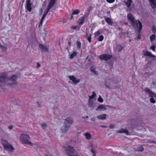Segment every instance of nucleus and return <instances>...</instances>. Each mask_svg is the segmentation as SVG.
<instances>
[{
    "label": "nucleus",
    "mask_w": 156,
    "mask_h": 156,
    "mask_svg": "<svg viewBox=\"0 0 156 156\" xmlns=\"http://www.w3.org/2000/svg\"><path fill=\"white\" fill-rule=\"evenodd\" d=\"M73 122V119L71 117H67L64 120L63 126L61 128V130L63 133L67 132Z\"/></svg>",
    "instance_id": "nucleus-1"
},
{
    "label": "nucleus",
    "mask_w": 156,
    "mask_h": 156,
    "mask_svg": "<svg viewBox=\"0 0 156 156\" xmlns=\"http://www.w3.org/2000/svg\"><path fill=\"white\" fill-rule=\"evenodd\" d=\"M30 139V137L29 135L26 134H22L20 136V140L22 144L32 146V143L29 141Z\"/></svg>",
    "instance_id": "nucleus-2"
},
{
    "label": "nucleus",
    "mask_w": 156,
    "mask_h": 156,
    "mask_svg": "<svg viewBox=\"0 0 156 156\" xmlns=\"http://www.w3.org/2000/svg\"><path fill=\"white\" fill-rule=\"evenodd\" d=\"M127 18L128 20L130 22L134 28L135 29H137L138 26V23L137 22L135 21V18L132 14L130 13L128 14Z\"/></svg>",
    "instance_id": "nucleus-3"
},
{
    "label": "nucleus",
    "mask_w": 156,
    "mask_h": 156,
    "mask_svg": "<svg viewBox=\"0 0 156 156\" xmlns=\"http://www.w3.org/2000/svg\"><path fill=\"white\" fill-rule=\"evenodd\" d=\"M17 80V77L16 76L13 75L8 80L7 85L9 87H14L17 85L16 81Z\"/></svg>",
    "instance_id": "nucleus-4"
},
{
    "label": "nucleus",
    "mask_w": 156,
    "mask_h": 156,
    "mask_svg": "<svg viewBox=\"0 0 156 156\" xmlns=\"http://www.w3.org/2000/svg\"><path fill=\"white\" fill-rule=\"evenodd\" d=\"M67 154L69 156H77L76 151L74 149L73 147L69 146L66 150Z\"/></svg>",
    "instance_id": "nucleus-5"
},
{
    "label": "nucleus",
    "mask_w": 156,
    "mask_h": 156,
    "mask_svg": "<svg viewBox=\"0 0 156 156\" xmlns=\"http://www.w3.org/2000/svg\"><path fill=\"white\" fill-rule=\"evenodd\" d=\"M56 0H51L48 5L47 6L45 11L44 12V13L47 14L50 9L53 7Z\"/></svg>",
    "instance_id": "nucleus-6"
},
{
    "label": "nucleus",
    "mask_w": 156,
    "mask_h": 156,
    "mask_svg": "<svg viewBox=\"0 0 156 156\" xmlns=\"http://www.w3.org/2000/svg\"><path fill=\"white\" fill-rule=\"evenodd\" d=\"M112 57V55L107 54H104L100 55L99 58L101 60H104L107 61L108 60H110Z\"/></svg>",
    "instance_id": "nucleus-7"
},
{
    "label": "nucleus",
    "mask_w": 156,
    "mask_h": 156,
    "mask_svg": "<svg viewBox=\"0 0 156 156\" xmlns=\"http://www.w3.org/2000/svg\"><path fill=\"white\" fill-rule=\"evenodd\" d=\"M7 78V76L5 74L3 73L0 74V82L1 83H5Z\"/></svg>",
    "instance_id": "nucleus-8"
},
{
    "label": "nucleus",
    "mask_w": 156,
    "mask_h": 156,
    "mask_svg": "<svg viewBox=\"0 0 156 156\" xmlns=\"http://www.w3.org/2000/svg\"><path fill=\"white\" fill-rule=\"evenodd\" d=\"M30 0H27L26 2V6L25 8L27 9V11L30 12L32 10V8L31 7V4L30 3Z\"/></svg>",
    "instance_id": "nucleus-9"
},
{
    "label": "nucleus",
    "mask_w": 156,
    "mask_h": 156,
    "mask_svg": "<svg viewBox=\"0 0 156 156\" xmlns=\"http://www.w3.org/2000/svg\"><path fill=\"white\" fill-rule=\"evenodd\" d=\"M143 58L145 56H148L151 58L155 57V55L151 54L150 52L148 51H146L145 50L143 51Z\"/></svg>",
    "instance_id": "nucleus-10"
},
{
    "label": "nucleus",
    "mask_w": 156,
    "mask_h": 156,
    "mask_svg": "<svg viewBox=\"0 0 156 156\" xmlns=\"http://www.w3.org/2000/svg\"><path fill=\"white\" fill-rule=\"evenodd\" d=\"M39 48L43 51L48 52V48L46 46H45L42 44H40L39 45Z\"/></svg>",
    "instance_id": "nucleus-11"
},
{
    "label": "nucleus",
    "mask_w": 156,
    "mask_h": 156,
    "mask_svg": "<svg viewBox=\"0 0 156 156\" xmlns=\"http://www.w3.org/2000/svg\"><path fill=\"white\" fill-rule=\"evenodd\" d=\"M69 78L70 80H72V81L75 83H78L80 81V79L76 80V78L73 76H69Z\"/></svg>",
    "instance_id": "nucleus-12"
},
{
    "label": "nucleus",
    "mask_w": 156,
    "mask_h": 156,
    "mask_svg": "<svg viewBox=\"0 0 156 156\" xmlns=\"http://www.w3.org/2000/svg\"><path fill=\"white\" fill-rule=\"evenodd\" d=\"M88 106L89 108H91V110H92L95 106V104L94 102H92L90 100H89Z\"/></svg>",
    "instance_id": "nucleus-13"
},
{
    "label": "nucleus",
    "mask_w": 156,
    "mask_h": 156,
    "mask_svg": "<svg viewBox=\"0 0 156 156\" xmlns=\"http://www.w3.org/2000/svg\"><path fill=\"white\" fill-rule=\"evenodd\" d=\"M150 2V5L152 8H156V1L155 0H149Z\"/></svg>",
    "instance_id": "nucleus-14"
},
{
    "label": "nucleus",
    "mask_w": 156,
    "mask_h": 156,
    "mask_svg": "<svg viewBox=\"0 0 156 156\" xmlns=\"http://www.w3.org/2000/svg\"><path fill=\"white\" fill-rule=\"evenodd\" d=\"M117 133H124L126 134V135H128L129 134L128 131L123 129H121L117 131Z\"/></svg>",
    "instance_id": "nucleus-15"
},
{
    "label": "nucleus",
    "mask_w": 156,
    "mask_h": 156,
    "mask_svg": "<svg viewBox=\"0 0 156 156\" xmlns=\"http://www.w3.org/2000/svg\"><path fill=\"white\" fill-rule=\"evenodd\" d=\"M4 148L6 150L11 151H12L14 150L13 147L9 144Z\"/></svg>",
    "instance_id": "nucleus-16"
},
{
    "label": "nucleus",
    "mask_w": 156,
    "mask_h": 156,
    "mask_svg": "<svg viewBox=\"0 0 156 156\" xmlns=\"http://www.w3.org/2000/svg\"><path fill=\"white\" fill-rule=\"evenodd\" d=\"M106 110V108L105 107V106L103 105H102L99 106L98 108L96 109L97 111H105Z\"/></svg>",
    "instance_id": "nucleus-17"
},
{
    "label": "nucleus",
    "mask_w": 156,
    "mask_h": 156,
    "mask_svg": "<svg viewBox=\"0 0 156 156\" xmlns=\"http://www.w3.org/2000/svg\"><path fill=\"white\" fill-rule=\"evenodd\" d=\"M105 21L108 23V25H112L113 22L110 18L108 17H105Z\"/></svg>",
    "instance_id": "nucleus-18"
},
{
    "label": "nucleus",
    "mask_w": 156,
    "mask_h": 156,
    "mask_svg": "<svg viewBox=\"0 0 156 156\" xmlns=\"http://www.w3.org/2000/svg\"><path fill=\"white\" fill-rule=\"evenodd\" d=\"M156 94H154V95L153 94H151L149 96V97L150 98V101L151 103L154 104L155 103L156 101L154 99V97H155Z\"/></svg>",
    "instance_id": "nucleus-19"
},
{
    "label": "nucleus",
    "mask_w": 156,
    "mask_h": 156,
    "mask_svg": "<svg viewBox=\"0 0 156 156\" xmlns=\"http://www.w3.org/2000/svg\"><path fill=\"white\" fill-rule=\"evenodd\" d=\"M106 117V115L105 114H103V115H98L97 116V118L99 119L104 120Z\"/></svg>",
    "instance_id": "nucleus-20"
},
{
    "label": "nucleus",
    "mask_w": 156,
    "mask_h": 156,
    "mask_svg": "<svg viewBox=\"0 0 156 156\" xmlns=\"http://www.w3.org/2000/svg\"><path fill=\"white\" fill-rule=\"evenodd\" d=\"M85 136L87 140H90L91 138V134L88 133H86L85 134Z\"/></svg>",
    "instance_id": "nucleus-21"
},
{
    "label": "nucleus",
    "mask_w": 156,
    "mask_h": 156,
    "mask_svg": "<svg viewBox=\"0 0 156 156\" xmlns=\"http://www.w3.org/2000/svg\"><path fill=\"white\" fill-rule=\"evenodd\" d=\"M144 90L145 92L149 94L150 95L152 94L154 95V93H153L152 91L151 90L147 88H145L144 89Z\"/></svg>",
    "instance_id": "nucleus-22"
},
{
    "label": "nucleus",
    "mask_w": 156,
    "mask_h": 156,
    "mask_svg": "<svg viewBox=\"0 0 156 156\" xmlns=\"http://www.w3.org/2000/svg\"><path fill=\"white\" fill-rule=\"evenodd\" d=\"M77 54V53L76 51H74L72 54L70 55V58L72 59Z\"/></svg>",
    "instance_id": "nucleus-23"
},
{
    "label": "nucleus",
    "mask_w": 156,
    "mask_h": 156,
    "mask_svg": "<svg viewBox=\"0 0 156 156\" xmlns=\"http://www.w3.org/2000/svg\"><path fill=\"white\" fill-rule=\"evenodd\" d=\"M79 20L80 21L79 24L80 25H82L84 22L85 20V16L82 17L81 19H80Z\"/></svg>",
    "instance_id": "nucleus-24"
},
{
    "label": "nucleus",
    "mask_w": 156,
    "mask_h": 156,
    "mask_svg": "<svg viewBox=\"0 0 156 156\" xmlns=\"http://www.w3.org/2000/svg\"><path fill=\"white\" fill-rule=\"evenodd\" d=\"M91 35L90 34H89V35H88L87 34L86 37H87V39L89 43H90L91 41Z\"/></svg>",
    "instance_id": "nucleus-25"
},
{
    "label": "nucleus",
    "mask_w": 156,
    "mask_h": 156,
    "mask_svg": "<svg viewBox=\"0 0 156 156\" xmlns=\"http://www.w3.org/2000/svg\"><path fill=\"white\" fill-rule=\"evenodd\" d=\"M116 48L118 51H120L122 49L123 47L121 45H118L117 46Z\"/></svg>",
    "instance_id": "nucleus-26"
},
{
    "label": "nucleus",
    "mask_w": 156,
    "mask_h": 156,
    "mask_svg": "<svg viewBox=\"0 0 156 156\" xmlns=\"http://www.w3.org/2000/svg\"><path fill=\"white\" fill-rule=\"evenodd\" d=\"M92 95L91 96H89V100H90L91 99L94 98L96 96V94L95 92L93 91L92 92Z\"/></svg>",
    "instance_id": "nucleus-27"
},
{
    "label": "nucleus",
    "mask_w": 156,
    "mask_h": 156,
    "mask_svg": "<svg viewBox=\"0 0 156 156\" xmlns=\"http://www.w3.org/2000/svg\"><path fill=\"white\" fill-rule=\"evenodd\" d=\"M2 143L4 147H5L9 144L8 142L5 140H2Z\"/></svg>",
    "instance_id": "nucleus-28"
},
{
    "label": "nucleus",
    "mask_w": 156,
    "mask_h": 156,
    "mask_svg": "<svg viewBox=\"0 0 156 156\" xmlns=\"http://www.w3.org/2000/svg\"><path fill=\"white\" fill-rule=\"evenodd\" d=\"M138 23L139 25L138 32L140 33L142 29V25L140 21H138Z\"/></svg>",
    "instance_id": "nucleus-29"
},
{
    "label": "nucleus",
    "mask_w": 156,
    "mask_h": 156,
    "mask_svg": "<svg viewBox=\"0 0 156 156\" xmlns=\"http://www.w3.org/2000/svg\"><path fill=\"white\" fill-rule=\"evenodd\" d=\"M144 150V148L142 146H140V147L137 148L136 151H142Z\"/></svg>",
    "instance_id": "nucleus-30"
},
{
    "label": "nucleus",
    "mask_w": 156,
    "mask_h": 156,
    "mask_svg": "<svg viewBox=\"0 0 156 156\" xmlns=\"http://www.w3.org/2000/svg\"><path fill=\"white\" fill-rule=\"evenodd\" d=\"M125 4H126L128 8H129L132 2H125Z\"/></svg>",
    "instance_id": "nucleus-31"
},
{
    "label": "nucleus",
    "mask_w": 156,
    "mask_h": 156,
    "mask_svg": "<svg viewBox=\"0 0 156 156\" xmlns=\"http://www.w3.org/2000/svg\"><path fill=\"white\" fill-rule=\"evenodd\" d=\"M80 11L78 10H76L73 11V12L72 13V15H77L79 13Z\"/></svg>",
    "instance_id": "nucleus-32"
},
{
    "label": "nucleus",
    "mask_w": 156,
    "mask_h": 156,
    "mask_svg": "<svg viewBox=\"0 0 156 156\" xmlns=\"http://www.w3.org/2000/svg\"><path fill=\"white\" fill-rule=\"evenodd\" d=\"M155 36L154 34L152 35L150 37V41L152 42L155 39Z\"/></svg>",
    "instance_id": "nucleus-33"
},
{
    "label": "nucleus",
    "mask_w": 156,
    "mask_h": 156,
    "mask_svg": "<svg viewBox=\"0 0 156 156\" xmlns=\"http://www.w3.org/2000/svg\"><path fill=\"white\" fill-rule=\"evenodd\" d=\"M0 47L3 50H5L7 49V48L5 45H2L0 44Z\"/></svg>",
    "instance_id": "nucleus-34"
},
{
    "label": "nucleus",
    "mask_w": 156,
    "mask_h": 156,
    "mask_svg": "<svg viewBox=\"0 0 156 156\" xmlns=\"http://www.w3.org/2000/svg\"><path fill=\"white\" fill-rule=\"evenodd\" d=\"M107 82L106 81L105 82V88H108L109 89H112L114 88V87H109V86L108 85H107V83H106Z\"/></svg>",
    "instance_id": "nucleus-35"
},
{
    "label": "nucleus",
    "mask_w": 156,
    "mask_h": 156,
    "mask_svg": "<svg viewBox=\"0 0 156 156\" xmlns=\"http://www.w3.org/2000/svg\"><path fill=\"white\" fill-rule=\"evenodd\" d=\"M103 36L102 35H101L98 38V40L99 41H101L103 40Z\"/></svg>",
    "instance_id": "nucleus-36"
},
{
    "label": "nucleus",
    "mask_w": 156,
    "mask_h": 156,
    "mask_svg": "<svg viewBox=\"0 0 156 156\" xmlns=\"http://www.w3.org/2000/svg\"><path fill=\"white\" fill-rule=\"evenodd\" d=\"M101 30H98L95 33V36H98L101 34Z\"/></svg>",
    "instance_id": "nucleus-37"
},
{
    "label": "nucleus",
    "mask_w": 156,
    "mask_h": 156,
    "mask_svg": "<svg viewBox=\"0 0 156 156\" xmlns=\"http://www.w3.org/2000/svg\"><path fill=\"white\" fill-rule=\"evenodd\" d=\"M76 44L78 48H80L81 46V43L80 41H76Z\"/></svg>",
    "instance_id": "nucleus-38"
},
{
    "label": "nucleus",
    "mask_w": 156,
    "mask_h": 156,
    "mask_svg": "<svg viewBox=\"0 0 156 156\" xmlns=\"http://www.w3.org/2000/svg\"><path fill=\"white\" fill-rule=\"evenodd\" d=\"M98 100L100 102H102L103 101V99L101 96H100L98 98Z\"/></svg>",
    "instance_id": "nucleus-39"
},
{
    "label": "nucleus",
    "mask_w": 156,
    "mask_h": 156,
    "mask_svg": "<svg viewBox=\"0 0 156 156\" xmlns=\"http://www.w3.org/2000/svg\"><path fill=\"white\" fill-rule=\"evenodd\" d=\"M47 126V125L45 123H43L41 124V126L43 128H46Z\"/></svg>",
    "instance_id": "nucleus-40"
},
{
    "label": "nucleus",
    "mask_w": 156,
    "mask_h": 156,
    "mask_svg": "<svg viewBox=\"0 0 156 156\" xmlns=\"http://www.w3.org/2000/svg\"><path fill=\"white\" fill-rule=\"evenodd\" d=\"M115 126V124H111L110 125V126H109V127L110 129H113L114 128Z\"/></svg>",
    "instance_id": "nucleus-41"
},
{
    "label": "nucleus",
    "mask_w": 156,
    "mask_h": 156,
    "mask_svg": "<svg viewBox=\"0 0 156 156\" xmlns=\"http://www.w3.org/2000/svg\"><path fill=\"white\" fill-rule=\"evenodd\" d=\"M106 1L109 3H112L114 2L115 0H106Z\"/></svg>",
    "instance_id": "nucleus-42"
},
{
    "label": "nucleus",
    "mask_w": 156,
    "mask_h": 156,
    "mask_svg": "<svg viewBox=\"0 0 156 156\" xmlns=\"http://www.w3.org/2000/svg\"><path fill=\"white\" fill-rule=\"evenodd\" d=\"M44 18H43L42 17V18H41V21L40 22V23H39V26H40V24H41V25L42 24V22H43V20L44 19Z\"/></svg>",
    "instance_id": "nucleus-43"
},
{
    "label": "nucleus",
    "mask_w": 156,
    "mask_h": 156,
    "mask_svg": "<svg viewBox=\"0 0 156 156\" xmlns=\"http://www.w3.org/2000/svg\"><path fill=\"white\" fill-rule=\"evenodd\" d=\"M44 18H43L42 17V18H41V21L40 22V23H39V26H40V24H41V25L42 24V22H43V20L44 19Z\"/></svg>",
    "instance_id": "nucleus-44"
},
{
    "label": "nucleus",
    "mask_w": 156,
    "mask_h": 156,
    "mask_svg": "<svg viewBox=\"0 0 156 156\" xmlns=\"http://www.w3.org/2000/svg\"><path fill=\"white\" fill-rule=\"evenodd\" d=\"M150 48V49H152L153 51H155V47L154 45L153 46H152Z\"/></svg>",
    "instance_id": "nucleus-45"
},
{
    "label": "nucleus",
    "mask_w": 156,
    "mask_h": 156,
    "mask_svg": "<svg viewBox=\"0 0 156 156\" xmlns=\"http://www.w3.org/2000/svg\"><path fill=\"white\" fill-rule=\"evenodd\" d=\"M91 152L93 153V156H96V154H95V152L92 149H91Z\"/></svg>",
    "instance_id": "nucleus-46"
},
{
    "label": "nucleus",
    "mask_w": 156,
    "mask_h": 156,
    "mask_svg": "<svg viewBox=\"0 0 156 156\" xmlns=\"http://www.w3.org/2000/svg\"><path fill=\"white\" fill-rule=\"evenodd\" d=\"M152 30L154 34H156V29L155 28H152Z\"/></svg>",
    "instance_id": "nucleus-47"
},
{
    "label": "nucleus",
    "mask_w": 156,
    "mask_h": 156,
    "mask_svg": "<svg viewBox=\"0 0 156 156\" xmlns=\"http://www.w3.org/2000/svg\"><path fill=\"white\" fill-rule=\"evenodd\" d=\"M108 80H111V81H113L114 82H115L114 81V78H113L112 79H111L110 78H108Z\"/></svg>",
    "instance_id": "nucleus-48"
},
{
    "label": "nucleus",
    "mask_w": 156,
    "mask_h": 156,
    "mask_svg": "<svg viewBox=\"0 0 156 156\" xmlns=\"http://www.w3.org/2000/svg\"><path fill=\"white\" fill-rule=\"evenodd\" d=\"M13 127V126H9V129L11 130L12 129Z\"/></svg>",
    "instance_id": "nucleus-49"
},
{
    "label": "nucleus",
    "mask_w": 156,
    "mask_h": 156,
    "mask_svg": "<svg viewBox=\"0 0 156 156\" xmlns=\"http://www.w3.org/2000/svg\"><path fill=\"white\" fill-rule=\"evenodd\" d=\"M41 66V65L38 63H37V68H38L39 67Z\"/></svg>",
    "instance_id": "nucleus-50"
},
{
    "label": "nucleus",
    "mask_w": 156,
    "mask_h": 156,
    "mask_svg": "<svg viewBox=\"0 0 156 156\" xmlns=\"http://www.w3.org/2000/svg\"><path fill=\"white\" fill-rule=\"evenodd\" d=\"M40 12L41 14L43 12V10L41 8L40 9Z\"/></svg>",
    "instance_id": "nucleus-51"
},
{
    "label": "nucleus",
    "mask_w": 156,
    "mask_h": 156,
    "mask_svg": "<svg viewBox=\"0 0 156 156\" xmlns=\"http://www.w3.org/2000/svg\"><path fill=\"white\" fill-rule=\"evenodd\" d=\"M91 121L94 122L95 120V119L94 118H91L90 119Z\"/></svg>",
    "instance_id": "nucleus-52"
},
{
    "label": "nucleus",
    "mask_w": 156,
    "mask_h": 156,
    "mask_svg": "<svg viewBox=\"0 0 156 156\" xmlns=\"http://www.w3.org/2000/svg\"><path fill=\"white\" fill-rule=\"evenodd\" d=\"M101 127L103 128H106L107 127V126L105 125H102L101 126Z\"/></svg>",
    "instance_id": "nucleus-53"
},
{
    "label": "nucleus",
    "mask_w": 156,
    "mask_h": 156,
    "mask_svg": "<svg viewBox=\"0 0 156 156\" xmlns=\"http://www.w3.org/2000/svg\"><path fill=\"white\" fill-rule=\"evenodd\" d=\"M72 28L74 30H75L76 28V26H73L72 27Z\"/></svg>",
    "instance_id": "nucleus-54"
},
{
    "label": "nucleus",
    "mask_w": 156,
    "mask_h": 156,
    "mask_svg": "<svg viewBox=\"0 0 156 156\" xmlns=\"http://www.w3.org/2000/svg\"><path fill=\"white\" fill-rule=\"evenodd\" d=\"M91 72L94 73L95 74H96V71H95L94 70H92V69H91Z\"/></svg>",
    "instance_id": "nucleus-55"
},
{
    "label": "nucleus",
    "mask_w": 156,
    "mask_h": 156,
    "mask_svg": "<svg viewBox=\"0 0 156 156\" xmlns=\"http://www.w3.org/2000/svg\"><path fill=\"white\" fill-rule=\"evenodd\" d=\"M138 37L137 38V39H140V36L139 34H138Z\"/></svg>",
    "instance_id": "nucleus-56"
},
{
    "label": "nucleus",
    "mask_w": 156,
    "mask_h": 156,
    "mask_svg": "<svg viewBox=\"0 0 156 156\" xmlns=\"http://www.w3.org/2000/svg\"><path fill=\"white\" fill-rule=\"evenodd\" d=\"M127 0L128 1L127 2H132V0Z\"/></svg>",
    "instance_id": "nucleus-57"
},
{
    "label": "nucleus",
    "mask_w": 156,
    "mask_h": 156,
    "mask_svg": "<svg viewBox=\"0 0 156 156\" xmlns=\"http://www.w3.org/2000/svg\"><path fill=\"white\" fill-rule=\"evenodd\" d=\"M88 118V116L87 115L85 117H83V118Z\"/></svg>",
    "instance_id": "nucleus-58"
},
{
    "label": "nucleus",
    "mask_w": 156,
    "mask_h": 156,
    "mask_svg": "<svg viewBox=\"0 0 156 156\" xmlns=\"http://www.w3.org/2000/svg\"><path fill=\"white\" fill-rule=\"evenodd\" d=\"M47 15V14H46V13H44V14H43V15L44 16H46V15Z\"/></svg>",
    "instance_id": "nucleus-59"
},
{
    "label": "nucleus",
    "mask_w": 156,
    "mask_h": 156,
    "mask_svg": "<svg viewBox=\"0 0 156 156\" xmlns=\"http://www.w3.org/2000/svg\"><path fill=\"white\" fill-rule=\"evenodd\" d=\"M110 11H107V13L108 14H110Z\"/></svg>",
    "instance_id": "nucleus-60"
},
{
    "label": "nucleus",
    "mask_w": 156,
    "mask_h": 156,
    "mask_svg": "<svg viewBox=\"0 0 156 156\" xmlns=\"http://www.w3.org/2000/svg\"><path fill=\"white\" fill-rule=\"evenodd\" d=\"M37 103L38 104H39V107H40L41 106H40V105L39 104V102H38V101H37Z\"/></svg>",
    "instance_id": "nucleus-61"
},
{
    "label": "nucleus",
    "mask_w": 156,
    "mask_h": 156,
    "mask_svg": "<svg viewBox=\"0 0 156 156\" xmlns=\"http://www.w3.org/2000/svg\"><path fill=\"white\" fill-rule=\"evenodd\" d=\"M125 24L126 25H128V23L127 22H125Z\"/></svg>",
    "instance_id": "nucleus-62"
},
{
    "label": "nucleus",
    "mask_w": 156,
    "mask_h": 156,
    "mask_svg": "<svg viewBox=\"0 0 156 156\" xmlns=\"http://www.w3.org/2000/svg\"><path fill=\"white\" fill-rule=\"evenodd\" d=\"M73 15H72V14L71 16V19H73Z\"/></svg>",
    "instance_id": "nucleus-63"
},
{
    "label": "nucleus",
    "mask_w": 156,
    "mask_h": 156,
    "mask_svg": "<svg viewBox=\"0 0 156 156\" xmlns=\"http://www.w3.org/2000/svg\"><path fill=\"white\" fill-rule=\"evenodd\" d=\"M152 142L153 143H154V144H156V142H155V141H153Z\"/></svg>",
    "instance_id": "nucleus-64"
}]
</instances>
